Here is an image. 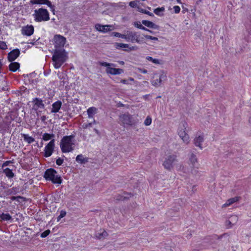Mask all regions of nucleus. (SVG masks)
I'll list each match as a JSON object with an SVG mask.
<instances>
[{
  "mask_svg": "<svg viewBox=\"0 0 251 251\" xmlns=\"http://www.w3.org/2000/svg\"><path fill=\"white\" fill-rule=\"evenodd\" d=\"M10 163V161H5V162H4L3 164H2V167L3 168L5 166H6L7 165H9V164Z\"/></svg>",
  "mask_w": 251,
  "mask_h": 251,
  "instance_id": "nucleus-54",
  "label": "nucleus"
},
{
  "mask_svg": "<svg viewBox=\"0 0 251 251\" xmlns=\"http://www.w3.org/2000/svg\"><path fill=\"white\" fill-rule=\"evenodd\" d=\"M239 200V198L238 197H235L234 198H230V199H228L226 201V202L223 205L222 207H226L228 206L231 205L232 204H233V203L238 201Z\"/></svg>",
  "mask_w": 251,
  "mask_h": 251,
  "instance_id": "nucleus-24",
  "label": "nucleus"
},
{
  "mask_svg": "<svg viewBox=\"0 0 251 251\" xmlns=\"http://www.w3.org/2000/svg\"><path fill=\"white\" fill-rule=\"evenodd\" d=\"M249 122L251 124V116L249 118Z\"/></svg>",
  "mask_w": 251,
  "mask_h": 251,
  "instance_id": "nucleus-64",
  "label": "nucleus"
},
{
  "mask_svg": "<svg viewBox=\"0 0 251 251\" xmlns=\"http://www.w3.org/2000/svg\"><path fill=\"white\" fill-rule=\"evenodd\" d=\"M135 27L139 28L141 29V27L143 26V25L141 24L140 22H135L134 24Z\"/></svg>",
  "mask_w": 251,
  "mask_h": 251,
  "instance_id": "nucleus-50",
  "label": "nucleus"
},
{
  "mask_svg": "<svg viewBox=\"0 0 251 251\" xmlns=\"http://www.w3.org/2000/svg\"><path fill=\"white\" fill-rule=\"evenodd\" d=\"M22 137L24 138V140L28 144H31L35 141L33 137L29 136L28 134H23Z\"/></svg>",
  "mask_w": 251,
  "mask_h": 251,
  "instance_id": "nucleus-28",
  "label": "nucleus"
},
{
  "mask_svg": "<svg viewBox=\"0 0 251 251\" xmlns=\"http://www.w3.org/2000/svg\"><path fill=\"white\" fill-rule=\"evenodd\" d=\"M47 119V117L46 116H42L41 117V120L42 122H45V121Z\"/></svg>",
  "mask_w": 251,
  "mask_h": 251,
  "instance_id": "nucleus-55",
  "label": "nucleus"
},
{
  "mask_svg": "<svg viewBox=\"0 0 251 251\" xmlns=\"http://www.w3.org/2000/svg\"><path fill=\"white\" fill-rule=\"evenodd\" d=\"M50 231L49 229L46 230L41 234V237L42 238L46 237L50 233Z\"/></svg>",
  "mask_w": 251,
  "mask_h": 251,
  "instance_id": "nucleus-42",
  "label": "nucleus"
},
{
  "mask_svg": "<svg viewBox=\"0 0 251 251\" xmlns=\"http://www.w3.org/2000/svg\"><path fill=\"white\" fill-rule=\"evenodd\" d=\"M149 96V95H144V96H143V98H144L145 100H147V99L148 98Z\"/></svg>",
  "mask_w": 251,
  "mask_h": 251,
  "instance_id": "nucleus-59",
  "label": "nucleus"
},
{
  "mask_svg": "<svg viewBox=\"0 0 251 251\" xmlns=\"http://www.w3.org/2000/svg\"><path fill=\"white\" fill-rule=\"evenodd\" d=\"M97 109L95 107L89 108L87 110L88 117L89 119H94V116L96 114Z\"/></svg>",
  "mask_w": 251,
  "mask_h": 251,
  "instance_id": "nucleus-23",
  "label": "nucleus"
},
{
  "mask_svg": "<svg viewBox=\"0 0 251 251\" xmlns=\"http://www.w3.org/2000/svg\"><path fill=\"white\" fill-rule=\"evenodd\" d=\"M129 5L133 8L138 7V1L134 0L131 1L129 2Z\"/></svg>",
  "mask_w": 251,
  "mask_h": 251,
  "instance_id": "nucleus-40",
  "label": "nucleus"
},
{
  "mask_svg": "<svg viewBox=\"0 0 251 251\" xmlns=\"http://www.w3.org/2000/svg\"><path fill=\"white\" fill-rule=\"evenodd\" d=\"M20 54V50L18 49H14L8 54V60L9 62L14 61Z\"/></svg>",
  "mask_w": 251,
  "mask_h": 251,
  "instance_id": "nucleus-15",
  "label": "nucleus"
},
{
  "mask_svg": "<svg viewBox=\"0 0 251 251\" xmlns=\"http://www.w3.org/2000/svg\"><path fill=\"white\" fill-rule=\"evenodd\" d=\"M54 135L53 134H49L45 133L43 135V140L44 141H48L49 140H52L54 138Z\"/></svg>",
  "mask_w": 251,
  "mask_h": 251,
  "instance_id": "nucleus-29",
  "label": "nucleus"
},
{
  "mask_svg": "<svg viewBox=\"0 0 251 251\" xmlns=\"http://www.w3.org/2000/svg\"><path fill=\"white\" fill-rule=\"evenodd\" d=\"M166 75L163 71L155 73L151 80V84L156 87H158L161 85L162 82L166 79Z\"/></svg>",
  "mask_w": 251,
  "mask_h": 251,
  "instance_id": "nucleus-8",
  "label": "nucleus"
},
{
  "mask_svg": "<svg viewBox=\"0 0 251 251\" xmlns=\"http://www.w3.org/2000/svg\"><path fill=\"white\" fill-rule=\"evenodd\" d=\"M117 106L118 107H123V106H124V104H123L122 103L119 102V103H118L117 104Z\"/></svg>",
  "mask_w": 251,
  "mask_h": 251,
  "instance_id": "nucleus-57",
  "label": "nucleus"
},
{
  "mask_svg": "<svg viewBox=\"0 0 251 251\" xmlns=\"http://www.w3.org/2000/svg\"><path fill=\"white\" fill-rule=\"evenodd\" d=\"M62 106V102L60 100H58L54 102L52 104V109L51 110V113H57L60 109Z\"/></svg>",
  "mask_w": 251,
  "mask_h": 251,
  "instance_id": "nucleus-20",
  "label": "nucleus"
},
{
  "mask_svg": "<svg viewBox=\"0 0 251 251\" xmlns=\"http://www.w3.org/2000/svg\"><path fill=\"white\" fill-rule=\"evenodd\" d=\"M18 199H21L22 200H23L24 201L25 199V198H24L23 197H21V196H17V197L13 196L11 198V200L12 201H14V200L18 201Z\"/></svg>",
  "mask_w": 251,
  "mask_h": 251,
  "instance_id": "nucleus-46",
  "label": "nucleus"
},
{
  "mask_svg": "<svg viewBox=\"0 0 251 251\" xmlns=\"http://www.w3.org/2000/svg\"><path fill=\"white\" fill-rule=\"evenodd\" d=\"M177 161V156L176 155H171L165 158L163 165L166 169L171 170L173 167V163Z\"/></svg>",
  "mask_w": 251,
  "mask_h": 251,
  "instance_id": "nucleus-9",
  "label": "nucleus"
},
{
  "mask_svg": "<svg viewBox=\"0 0 251 251\" xmlns=\"http://www.w3.org/2000/svg\"><path fill=\"white\" fill-rule=\"evenodd\" d=\"M123 195L122 194H119L117 196H116L114 197V201H125L124 198H123Z\"/></svg>",
  "mask_w": 251,
  "mask_h": 251,
  "instance_id": "nucleus-39",
  "label": "nucleus"
},
{
  "mask_svg": "<svg viewBox=\"0 0 251 251\" xmlns=\"http://www.w3.org/2000/svg\"><path fill=\"white\" fill-rule=\"evenodd\" d=\"M7 49V45L3 41H0V49L5 50Z\"/></svg>",
  "mask_w": 251,
  "mask_h": 251,
  "instance_id": "nucleus-43",
  "label": "nucleus"
},
{
  "mask_svg": "<svg viewBox=\"0 0 251 251\" xmlns=\"http://www.w3.org/2000/svg\"><path fill=\"white\" fill-rule=\"evenodd\" d=\"M141 29L148 31L149 29H148L146 27H145V26H143L142 27H141Z\"/></svg>",
  "mask_w": 251,
  "mask_h": 251,
  "instance_id": "nucleus-58",
  "label": "nucleus"
},
{
  "mask_svg": "<svg viewBox=\"0 0 251 251\" xmlns=\"http://www.w3.org/2000/svg\"><path fill=\"white\" fill-rule=\"evenodd\" d=\"M119 121L121 125H132V118L128 113H126L119 116Z\"/></svg>",
  "mask_w": 251,
  "mask_h": 251,
  "instance_id": "nucleus-10",
  "label": "nucleus"
},
{
  "mask_svg": "<svg viewBox=\"0 0 251 251\" xmlns=\"http://www.w3.org/2000/svg\"><path fill=\"white\" fill-rule=\"evenodd\" d=\"M151 123V119L150 117H147L144 121V124L146 126H150Z\"/></svg>",
  "mask_w": 251,
  "mask_h": 251,
  "instance_id": "nucleus-41",
  "label": "nucleus"
},
{
  "mask_svg": "<svg viewBox=\"0 0 251 251\" xmlns=\"http://www.w3.org/2000/svg\"><path fill=\"white\" fill-rule=\"evenodd\" d=\"M32 102L34 104L35 109H38V108H44L45 107L43 100L40 99L36 98L33 100Z\"/></svg>",
  "mask_w": 251,
  "mask_h": 251,
  "instance_id": "nucleus-18",
  "label": "nucleus"
},
{
  "mask_svg": "<svg viewBox=\"0 0 251 251\" xmlns=\"http://www.w3.org/2000/svg\"><path fill=\"white\" fill-rule=\"evenodd\" d=\"M142 23L143 25H145V26L149 28L158 29L159 27L158 25H155V24L150 21L143 20L142 21Z\"/></svg>",
  "mask_w": 251,
  "mask_h": 251,
  "instance_id": "nucleus-21",
  "label": "nucleus"
},
{
  "mask_svg": "<svg viewBox=\"0 0 251 251\" xmlns=\"http://www.w3.org/2000/svg\"><path fill=\"white\" fill-rule=\"evenodd\" d=\"M129 49L128 50H125V51H128V50H135L136 48H137V47H134V46H132V47H129L128 48Z\"/></svg>",
  "mask_w": 251,
  "mask_h": 251,
  "instance_id": "nucleus-53",
  "label": "nucleus"
},
{
  "mask_svg": "<svg viewBox=\"0 0 251 251\" xmlns=\"http://www.w3.org/2000/svg\"><path fill=\"white\" fill-rule=\"evenodd\" d=\"M100 65L103 67H106V73L108 74L112 75H120L124 73V70L122 69H117L114 67L116 65L113 63H107L106 62H99Z\"/></svg>",
  "mask_w": 251,
  "mask_h": 251,
  "instance_id": "nucleus-7",
  "label": "nucleus"
},
{
  "mask_svg": "<svg viewBox=\"0 0 251 251\" xmlns=\"http://www.w3.org/2000/svg\"><path fill=\"white\" fill-rule=\"evenodd\" d=\"M94 130L95 132L97 134H99L100 132H99V131L97 129L95 128Z\"/></svg>",
  "mask_w": 251,
  "mask_h": 251,
  "instance_id": "nucleus-60",
  "label": "nucleus"
},
{
  "mask_svg": "<svg viewBox=\"0 0 251 251\" xmlns=\"http://www.w3.org/2000/svg\"><path fill=\"white\" fill-rule=\"evenodd\" d=\"M66 214V212L65 211L62 210L60 212V215L58 217V220H59V219L63 218L64 216H65Z\"/></svg>",
  "mask_w": 251,
  "mask_h": 251,
  "instance_id": "nucleus-44",
  "label": "nucleus"
},
{
  "mask_svg": "<svg viewBox=\"0 0 251 251\" xmlns=\"http://www.w3.org/2000/svg\"><path fill=\"white\" fill-rule=\"evenodd\" d=\"M34 32V27L32 25H27L22 28V33L23 35L26 36L31 35Z\"/></svg>",
  "mask_w": 251,
  "mask_h": 251,
  "instance_id": "nucleus-16",
  "label": "nucleus"
},
{
  "mask_svg": "<svg viewBox=\"0 0 251 251\" xmlns=\"http://www.w3.org/2000/svg\"><path fill=\"white\" fill-rule=\"evenodd\" d=\"M121 82L123 83V84H128L127 80H126V79H121Z\"/></svg>",
  "mask_w": 251,
  "mask_h": 251,
  "instance_id": "nucleus-56",
  "label": "nucleus"
},
{
  "mask_svg": "<svg viewBox=\"0 0 251 251\" xmlns=\"http://www.w3.org/2000/svg\"><path fill=\"white\" fill-rule=\"evenodd\" d=\"M14 189H17V188H16V187H15V188H14V187H13V188H11V189H9V190H8V194H10V195H11V194H14L15 193H13V190H14Z\"/></svg>",
  "mask_w": 251,
  "mask_h": 251,
  "instance_id": "nucleus-51",
  "label": "nucleus"
},
{
  "mask_svg": "<svg viewBox=\"0 0 251 251\" xmlns=\"http://www.w3.org/2000/svg\"><path fill=\"white\" fill-rule=\"evenodd\" d=\"M139 70L140 73L144 74H147L148 73L147 70L145 69H139Z\"/></svg>",
  "mask_w": 251,
  "mask_h": 251,
  "instance_id": "nucleus-52",
  "label": "nucleus"
},
{
  "mask_svg": "<svg viewBox=\"0 0 251 251\" xmlns=\"http://www.w3.org/2000/svg\"><path fill=\"white\" fill-rule=\"evenodd\" d=\"M184 168V166H180V169H181L182 170H183Z\"/></svg>",
  "mask_w": 251,
  "mask_h": 251,
  "instance_id": "nucleus-63",
  "label": "nucleus"
},
{
  "mask_svg": "<svg viewBox=\"0 0 251 251\" xmlns=\"http://www.w3.org/2000/svg\"><path fill=\"white\" fill-rule=\"evenodd\" d=\"M112 35L114 37H117L119 38H121L125 39V32L124 34H121L120 33L117 32H113L112 33Z\"/></svg>",
  "mask_w": 251,
  "mask_h": 251,
  "instance_id": "nucleus-32",
  "label": "nucleus"
},
{
  "mask_svg": "<svg viewBox=\"0 0 251 251\" xmlns=\"http://www.w3.org/2000/svg\"><path fill=\"white\" fill-rule=\"evenodd\" d=\"M55 49H63L66 40V38L60 35H56L54 36Z\"/></svg>",
  "mask_w": 251,
  "mask_h": 251,
  "instance_id": "nucleus-11",
  "label": "nucleus"
},
{
  "mask_svg": "<svg viewBox=\"0 0 251 251\" xmlns=\"http://www.w3.org/2000/svg\"><path fill=\"white\" fill-rule=\"evenodd\" d=\"M3 173L9 178H12L14 176V174L12 171L8 168L3 169Z\"/></svg>",
  "mask_w": 251,
  "mask_h": 251,
  "instance_id": "nucleus-27",
  "label": "nucleus"
},
{
  "mask_svg": "<svg viewBox=\"0 0 251 251\" xmlns=\"http://www.w3.org/2000/svg\"><path fill=\"white\" fill-rule=\"evenodd\" d=\"M173 9L176 13H178L180 10V8L178 6H175Z\"/></svg>",
  "mask_w": 251,
  "mask_h": 251,
  "instance_id": "nucleus-49",
  "label": "nucleus"
},
{
  "mask_svg": "<svg viewBox=\"0 0 251 251\" xmlns=\"http://www.w3.org/2000/svg\"><path fill=\"white\" fill-rule=\"evenodd\" d=\"M44 177L46 180L50 181L54 184H60L62 181L61 176L54 169L52 168L46 170L44 174Z\"/></svg>",
  "mask_w": 251,
  "mask_h": 251,
  "instance_id": "nucleus-4",
  "label": "nucleus"
},
{
  "mask_svg": "<svg viewBox=\"0 0 251 251\" xmlns=\"http://www.w3.org/2000/svg\"><path fill=\"white\" fill-rule=\"evenodd\" d=\"M92 123V125L93 124H97V122H96V121L94 119H93V122Z\"/></svg>",
  "mask_w": 251,
  "mask_h": 251,
  "instance_id": "nucleus-61",
  "label": "nucleus"
},
{
  "mask_svg": "<svg viewBox=\"0 0 251 251\" xmlns=\"http://www.w3.org/2000/svg\"><path fill=\"white\" fill-rule=\"evenodd\" d=\"M9 65V70L12 72H16L20 68V64L18 62H12Z\"/></svg>",
  "mask_w": 251,
  "mask_h": 251,
  "instance_id": "nucleus-25",
  "label": "nucleus"
},
{
  "mask_svg": "<svg viewBox=\"0 0 251 251\" xmlns=\"http://www.w3.org/2000/svg\"><path fill=\"white\" fill-rule=\"evenodd\" d=\"M204 141V138L203 136L199 135L196 136L194 139V144L197 147H199L201 149H202L201 143Z\"/></svg>",
  "mask_w": 251,
  "mask_h": 251,
  "instance_id": "nucleus-19",
  "label": "nucleus"
},
{
  "mask_svg": "<svg viewBox=\"0 0 251 251\" xmlns=\"http://www.w3.org/2000/svg\"><path fill=\"white\" fill-rule=\"evenodd\" d=\"M75 136L71 135L65 136L61 140L60 147L63 153L72 152L75 148Z\"/></svg>",
  "mask_w": 251,
  "mask_h": 251,
  "instance_id": "nucleus-2",
  "label": "nucleus"
},
{
  "mask_svg": "<svg viewBox=\"0 0 251 251\" xmlns=\"http://www.w3.org/2000/svg\"><path fill=\"white\" fill-rule=\"evenodd\" d=\"M75 160L77 162L80 164H84L88 162V158L84 157L83 155L80 154L77 155Z\"/></svg>",
  "mask_w": 251,
  "mask_h": 251,
  "instance_id": "nucleus-26",
  "label": "nucleus"
},
{
  "mask_svg": "<svg viewBox=\"0 0 251 251\" xmlns=\"http://www.w3.org/2000/svg\"><path fill=\"white\" fill-rule=\"evenodd\" d=\"M67 59V53L64 49L54 50L52 60L53 62V66L55 69L61 67Z\"/></svg>",
  "mask_w": 251,
  "mask_h": 251,
  "instance_id": "nucleus-1",
  "label": "nucleus"
},
{
  "mask_svg": "<svg viewBox=\"0 0 251 251\" xmlns=\"http://www.w3.org/2000/svg\"><path fill=\"white\" fill-rule=\"evenodd\" d=\"M115 46L117 48H128L129 47V45L127 44H124V43H116L115 44Z\"/></svg>",
  "mask_w": 251,
  "mask_h": 251,
  "instance_id": "nucleus-35",
  "label": "nucleus"
},
{
  "mask_svg": "<svg viewBox=\"0 0 251 251\" xmlns=\"http://www.w3.org/2000/svg\"><path fill=\"white\" fill-rule=\"evenodd\" d=\"M92 126V123H89L86 124H83L82 125V127L84 129L87 128L89 127H91Z\"/></svg>",
  "mask_w": 251,
  "mask_h": 251,
  "instance_id": "nucleus-47",
  "label": "nucleus"
},
{
  "mask_svg": "<svg viewBox=\"0 0 251 251\" xmlns=\"http://www.w3.org/2000/svg\"><path fill=\"white\" fill-rule=\"evenodd\" d=\"M165 8L164 7L157 8L154 10V13L157 15L161 16L162 15V12H163Z\"/></svg>",
  "mask_w": 251,
  "mask_h": 251,
  "instance_id": "nucleus-31",
  "label": "nucleus"
},
{
  "mask_svg": "<svg viewBox=\"0 0 251 251\" xmlns=\"http://www.w3.org/2000/svg\"><path fill=\"white\" fill-rule=\"evenodd\" d=\"M125 39L127 42H130L132 43L141 44L145 43L144 41V37L141 32H135L131 30L125 31Z\"/></svg>",
  "mask_w": 251,
  "mask_h": 251,
  "instance_id": "nucleus-3",
  "label": "nucleus"
},
{
  "mask_svg": "<svg viewBox=\"0 0 251 251\" xmlns=\"http://www.w3.org/2000/svg\"><path fill=\"white\" fill-rule=\"evenodd\" d=\"M30 2L33 4H46L50 8L53 12L54 11V6L49 0H31Z\"/></svg>",
  "mask_w": 251,
  "mask_h": 251,
  "instance_id": "nucleus-14",
  "label": "nucleus"
},
{
  "mask_svg": "<svg viewBox=\"0 0 251 251\" xmlns=\"http://www.w3.org/2000/svg\"><path fill=\"white\" fill-rule=\"evenodd\" d=\"M63 159L60 157L58 158V159H57V160L56 161V163L58 166L61 165L63 164Z\"/></svg>",
  "mask_w": 251,
  "mask_h": 251,
  "instance_id": "nucleus-45",
  "label": "nucleus"
},
{
  "mask_svg": "<svg viewBox=\"0 0 251 251\" xmlns=\"http://www.w3.org/2000/svg\"><path fill=\"white\" fill-rule=\"evenodd\" d=\"M138 11H140V12H142L143 13L146 14H147L148 15H150L151 16H154L153 14L152 13H151V12H149V11H147L146 10L142 9V8H141L140 7H138Z\"/></svg>",
  "mask_w": 251,
  "mask_h": 251,
  "instance_id": "nucleus-37",
  "label": "nucleus"
},
{
  "mask_svg": "<svg viewBox=\"0 0 251 251\" xmlns=\"http://www.w3.org/2000/svg\"><path fill=\"white\" fill-rule=\"evenodd\" d=\"M95 28L100 32L106 33L112 30L113 29V27L111 25H101L97 24L95 25Z\"/></svg>",
  "mask_w": 251,
  "mask_h": 251,
  "instance_id": "nucleus-13",
  "label": "nucleus"
},
{
  "mask_svg": "<svg viewBox=\"0 0 251 251\" xmlns=\"http://www.w3.org/2000/svg\"><path fill=\"white\" fill-rule=\"evenodd\" d=\"M54 142L55 140L53 139L46 146L44 150V156L45 157H49L52 155L55 147Z\"/></svg>",
  "mask_w": 251,
  "mask_h": 251,
  "instance_id": "nucleus-12",
  "label": "nucleus"
},
{
  "mask_svg": "<svg viewBox=\"0 0 251 251\" xmlns=\"http://www.w3.org/2000/svg\"><path fill=\"white\" fill-rule=\"evenodd\" d=\"M108 236L107 232L103 229L97 231L95 233V237L97 239L102 240L105 239Z\"/></svg>",
  "mask_w": 251,
  "mask_h": 251,
  "instance_id": "nucleus-17",
  "label": "nucleus"
},
{
  "mask_svg": "<svg viewBox=\"0 0 251 251\" xmlns=\"http://www.w3.org/2000/svg\"><path fill=\"white\" fill-rule=\"evenodd\" d=\"M0 218L3 221H9L12 219V217L9 214H0Z\"/></svg>",
  "mask_w": 251,
  "mask_h": 251,
  "instance_id": "nucleus-30",
  "label": "nucleus"
},
{
  "mask_svg": "<svg viewBox=\"0 0 251 251\" xmlns=\"http://www.w3.org/2000/svg\"><path fill=\"white\" fill-rule=\"evenodd\" d=\"M232 222L230 220H227L226 221V226H227L228 228L231 227L233 226L234 225H232Z\"/></svg>",
  "mask_w": 251,
  "mask_h": 251,
  "instance_id": "nucleus-48",
  "label": "nucleus"
},
{
  "mask_svg": "<svg viewBox=\"0 0 251 251\" xmlns=\"http://www.w3.org/2000/svg\"><path fill=\"white\" fill-rule=\"evenodd\" d=\"M128 80H129L130 81H133L134 80V78H133L132 77H129Z\"/></svg>",
  "mask_w": 251,
  "mask_h": 251,
  "instance_id": "nucleus-62",
  "label": "nucleus"
},
{
  "mask_svg": "<svg viewBox=\"0 0 251 251\" xmlns=\"http://www.w3.org/2000/svg\"><path fill=\"white\" fill-rule=\"evenodd\" d=\"M146 59L148 61H151L152 63L155 64H160V61L157 59H154L151 56H147L146 57Z\"/></svg>",
  "mask_w": 251,
  "mask_h": 251,
  "instance_id": "nucleus-33",
  "label": "nucleus"
},
{
  "mask_svg": "<svg viewBox=\"0 0 251 251\" xmlns=\"http://www.w3.org/2000/svg\"><path fill=\"white\" fill-rule=\"evenodd\" d=\"M188 127V124L185 121H182L179 125L177 133L180 138L183 142L186 145L190 142V138L188 134L186 133V128Z\"/></svg>",
  "mask_w": 251,
  "mask_h": 251,
  "instance_id": "nucleus-5",
  "label": "nucleus"
},
{
  "mask_svg": "<svg viewBox=\"0 0 251 251\" xmlns=\"http://www.w3.org/2000/svg\"><path fill=\"white\" fill-rule=\"evenodd\" d=\"M233 223H232V225H235L238 220V217L237 215H232L230 217V220Z\"/></svg>",
  "mask_w": 251,
  "mask_h": 251,
  "instance_id": "nucleus-34",
  "label": "nucleus"
},
{
  "mask_svg": "<svg viewBox=\"0 0 251 251\" xmlns=\"http://www.w3.org/2000/svg\"><path fill=\"white\" fill-rule=\"evenodd\" d=\"M33 16L35 20L38 22L47 21L50 20V15L48 11L46 9L42 8L35 10Z\"/></svg>",
  "mask_w": 251,
  "mask_h": 251,
  "instance_id": "nucleus-6",
  "label": "nucleus"
},
{
  "mask_svg": "<svg viewBox=\"0 0 251 251\" xmlns=\"http://www.w3.org/2000/svg\"><path fill=\"white\" fill-rule=\"evenodd\" d=\"M142 35L144 37V39L145 38L147 39H150V40H154V41H157L158 40V38L156 37H154V36H152L148 35H145L144 34H142Z\"/></svg>",
  "mask_w": 251,
  "mask_h": 251,
  "instance_id": "nucleus-36",
  "label": "nucleus"
},
{
  "mask_svg": "<svg viewBox=\"0 0 251 251\" xmlns=\"http://www.w3.org/2000/svg\"><path fill=\"white\" fill-rule=\"evenodd\" d=\"M122 195H123L125 201L128 200L132 196L131 193L126 192L123 193Z\"/></svg>",
  "mask_w": 251,
  "mask_h": 251,
  "instance_id": "nucleus-38",
  "label": "nucleus"
},
{
  "mask_svg": "<svg viewBox=\"0 0 251 251\" xmlns=\"http://www.w3.org/2000/svg\"><path fill=\"white\" fill-rule=\"evenodd\" d=\"M189 164L192 166L194 168L195 167L196 164L198 163V158L196 155L194 153H191L189 157Z\"/></svg>",
  "mask_w": 251,
  "mask_h": 251,
  "instance_id": "nucleus-22",
  "label": "nucleus"
}]
</instances>
